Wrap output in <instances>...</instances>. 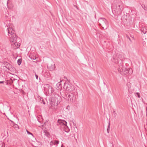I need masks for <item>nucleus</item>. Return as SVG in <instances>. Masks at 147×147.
I'll return each mask as SVG.
<instances>
[{
  "instance_id": "412c9836",
  "label": "nucleus",
  "mask_w": 147,
  "mask_h": 147,
  "mask_svg": "<svg viewBox=\"0 0 147 147\" xmlns=\"http://www.w3.org/2000/svg\"><path fill=\"white\" fill-rule=\"evenodd\" d=\"M127 38L129 39V40L130 41V42H131V39L128 36H127Z\"/></svg>"
},
{
  "instance_id": "c756f323",
  "label": "nucleus",
  "mask_w": 147,
  "mask_h": 147,
  "mask_svg": "<svg viewBox=\"0 0 147 147\" xmlns=\"http://www.w3.org/2000/svg\"><path fill=\"white\" fill-rule=\"evenodd\" d=\"M45 131H44V132H45Z\"/></svg>"
},
{
  "instance_id": "393cba45",
  "label": "nucleus",
  "mask_w": 147,
  "mask_h": 147,
  "mask_svg": "<svg viewBox=\"0 0 147 147\" xmlns=\"http://www.w3.org/2000/svg\"><path fill=\"white\" fill-rule=\"evenodd\" d=\"M54 67H54V65H53V66L52 69H54Z\"/></svg>"
},
{
  "instance_id": "9d476101",
  "label": "nucleus",
  "mask_w": 147,
  "mask_h": 147,
  "mask_svg": "<svg viewBox=\"0 0 147 147\" xmlns=\"http://www.w3.org/2000/svg\"><path fill=\"white\" fill-rule=\"evenodd\" d=\"M3 64L4 65L7 66L8 68H10L11 67V65L8 62L6 61L3 62Z\"/></svg>"
},
{
  "instance_id": "6ab92c4d",
  "label": "nucleus",
  "mask_w": 147,
  "mask_h": 147,
  "mask_svg": "<svg viewBox=\"0 0 147 147\" xmlns=\"http://www.w3.org/2000/svg\"><path fill=\"white\" fill-rule=\"evenodd\" d=\"M136 94L137 95L138 97V98H140V94H139V93L137 92V93H136Z\"/></svg>"
},
{
  "instance_id": "5701e85b",
  "label": "nucleus",
  "mask_w": 147,
  "mask_h": 147,
  "mask_svg": "<svg viewBox=\"0 0 147 147\" xmlns=\"http://www.w3.org/2000/svg\"><path fill=\"white\" fill-rule=\"evenodd\" d=\"M4 82V81H0V84H3Z\"/></svg>"
},
{
  "instance_id": "bb28decb",
  "label": "nucleus",
  "mask_w": 147,
  "mask_h": 147,
  "mask_svg": "<svg viewBox=\"0 0 147 147\" xmlns=\"http://www.w3.org/2000/svg\"><path fill=\"white\" fill-rule=\"evenodd\" d=\"M61 147H63V145H62L61 146Z\"/></svg>"
},
{
  "instance_id": "9b49d317",
  "label": "nucleus",
  "mask_w": 147,
  "mask_h": 147,
  "mask_svg": "<svg viewBox=\"0 0 147 147\" xmlns=\"http://www.w3.org/2000/svg\"><path fill=\"white\" fill-rule=\"evenodd\" d=\"M11 121L13 123L12 126L14 128H18V125L15 124L13 122V121Z\"/></svg>"
},
{
  "instance_id": "20e7f679",
  "label": "nucleus",
  "mask_w": 147,
  "mask_h": 147,
  "mask_svg": "<svg viewBox=\"0 0 147 147\" xmlns=\"http://www.w3.org/2000/svg\"><path fill=\"white\" fill-rule=\"evenodd\" d=\"M44 91L46 95H51L54 92L53 89L49 84L44 85Z\"/></svg>"
},
{
  "instance_id": "ddd939ff",
  "label": "nucleus",
  "mask_w": 147,
  "mask_h": 147,
  "mask_svg": "<svg viewBox=\"0 0 147 147\" xmlns=\"http://www.w3.org/2000/svg\"><path fill=\"white\" fill-rule=\"evenodd\" d=\"M142 7L145 10H147V7L146 6L142 4L141 5Z\"/></svg>"
},
{
  "instance_id": "4468645a",
  "label": "nucleus",
  "mask_w": 147,
  "mask_h": 147,
  "mask_svg": "<svg viewBox=\"0 0 147 147\" xmlns=\"http://www.w3.org/2000/svg\"><path fill=\"white\" fill-rule=\"evenodd\" d=\"M61 123L64 125L67 126V123L66 121L64 120H62L61 121Z\"/></svg>"
},
{
  "instance_id": "c85d7f7f",
  "label": "nucleus",
  "mask_w": 147,
  "mask_h": 147,
  "mask_svg": "<svg viewBox=\"0 0 147 147\" xmlns=\"http://www.w3.org/2000/svg\"><path fill=\"white\" fill-rule=\"evenodd\" d=\"M114 112H115V111H113V113H114Z\"/></svg>"
},
{
  "instance_id": "4be33fe9",
  "label": "nucleus",
  "mask_w": 147,
  "mask_h": 147,
  "mask_svg": "<svg viewBox=\"0 0 147 147\" xmlns=\"http://www.w3.org/2000/svg\"><path fill=\"white\" fill-rule=\"evenodd\" d=\"M42 99V102H41V103H43L44 104H45V101L44 100H43V99Z\"/></svg>"
},
{
  "instance_id": "1a4fd4ad",
  "label": "nucleus",
  "mask_w": 147,
  "mask_h": 147,
  "mask_svg": "<svg viewBox=\"0 0 147 147\" xmlns=\"http://www.w3.org/2000/svg\"><path fill=\"white\" fill-rule=\"evenodd\" d=\"M64 89L70 91L72 90V89H71V86L69 84L67 83H64Z\"/></svg>"
},
{
  "instance_id": "f3484780",
  "label": "nucleus",
  "mask_w": 147,
  "mask_h": 147,
  "mask_svg": "<svg viewBox=\"0 0 147 147\" xmlns=\"http://www.w3.org/2000/svg\"><path fill=\"white\" fill-rule=\"evenodd\" d=\"M110 122H109V125H108V127L107 128V132L109 133V131H110Z\"/></svg>"
},
{
  "instance_id": "a878e982",
  "label": "nucleus",
  "mask_w": 147,
  "mask_h": 147,
  "mask_svg": "<svg viewBox=\"0 0 147 147\" xmlns=\"http://www.w3.org/2000/svg\"><path fill=\"white\" fill-rule=\"evenodd\" d=\"M37 61V60H36V61ZM34 62H36V63H37V61H34Z\"/></svg>"
},
{
  "instance_id": "0eeeda50",
  "label": "nucleus",
  "mask_w": 147,
  "mask_h": 147,
  "mask_svg": "<svg viewBox=\"0 0 147 147\" xmlns=\"http://www.w3.org/2000/svg\"><path fill=\"white\" fill-rule=\"evenodd\" d=\"M63 98L66 100H69L70 102H73V97L74 96L73 94L70 92H65L63 95Z\"/></svg>"
},
{
  "instance_id": "b1692460",
  "label": "nucleus",
  "mask_w": 147,
  "mask_h": 147,
  "mask_svg": "<svg viewBox=\"0 0 147 147\" xmlns=\"http://www.w3.org/2000/svg\"><path fill=\"white\" fill-rule=\"evenodd\" d=\"M57 85H58L59 86H60V84L59 82V83H57Z\"/></svg>"
},
{
  "instance_id": "7c9ffc66",
  "label": "nucleus",
  "mask_w": 147,
  "mask_h": 147,
  "mask_svg": "<svg viewBox=\"0 0 147 147\" xmlns=\"http://www.w3.org/2000/svg\"><path fill=\"white\" fill-rule=\"evenodd\" d=\"M146 114H147V112H146Z\"/></svg>"
},
{
  "instance_id": "dca6fc26",
  "label": "nucleus",
  "mask_w": 147,
  "mask_h": 147,
  "mask_svg": "<svg viewBox=\"0 0 147 147\" xmlns=\"http://www.w3.org/2000/svg\"><path fill=\"white\" fill-rule=\"evenodd\" d=\"M18 65H20L22 62V60L21 59H19L18 60Z\"/></svg>"
},
{
  "instance_id": "cd10ccee",
  "label": "nucleus",
  "mask_w": 147,
  "mask_h": 147,
  "mask_svg": "<svg viewBox=\"0 0 147 147\" xmlns=\"http://www.w3.org/2000/svg\"><path fill=\"white\" fill-rule=\"evenodd\" d=\"M133 38H134L133 37V36H131Z\"/></svg>"
},
{
  "instance_id": "7ed1b4c3",
  "label": "nucleus",
  "mask_w": 147,
  "mask_h": 147,
  "mask_svg": "<svg viewBox=\"0 0 147 147\" xmlns=\"http://www.w3.org/2000/svg\"><path fill=\"white\" fill-rule=\"evenodd\" d=\"M61 97L58 95L56 94L55 97H51L49 99V101L50 104L53 106V105L54 106L57 105L60 102Z\"/></svg>"
},
{
  "instance_id": "aec40b11",
  "label": "nucleus",
  "mask_w": 147,
  "mask_h": 147,
  "mask_svg": "<svg viewBox=\"0 0 147 147\" xmlns=\"http://www.w3.org/2000/svg\"><path fill=\"white\" fill-rule=\"evenodd\" d=\"M34 72L35 73V76H36V79L37 80L38 79V76L36 74V72H35L34 71Z\"/></svg>"
},
{
  "instance_id": "2eb2a0df",
  "label": "nucleus",
  "mask_w": 147,
  "mask_h": 147,
  "mask_svg": "<svg viewBox=\"0 0 147 147\" xmlns=\"http://www.w3.org/2000/svg\"><path fill=\"white\" fill-rule=\"evenodd\" d=\"M30 58L31 59H33V60H36L37 58L36 56H34V55L30 56Z\"/></svg>"
},
{
  "instance_id": "6e6552de",
  "label": "nucleus",
  "mask_w": 147,
  "mask_h": 147,
  "mask_svg": "<svg viewBox=\"0 0 147 147\" xmlns=\"http://www.w3.org/2000/svg\"><path fill=\"white\" fill-rule=\"evenodd\" d=\"M59 143V141L57 140H53L51 141L50 143L51 146H55V147L57 146L58 145Z\"/></svg>"
},
{
  "instance_id": "39448f33",
  "label": "nucleus",
  "mask_w": 147,
  "mask_h": 147,
  "mask_svg": "<svg viewBox=\"0 0 147 147\" xmlns=\"http://www.w3.org/2000/svg\"><path fill=\"white\" fill-rule=\"evenodd\" d=\"M98 23L103 28L106 29L108 27L109 23L107 20L104 18H100L98 20Z\"/></svg>"
},
{
  "instance_id": "f257e3e1",
  "label": "nucleus",
  "mask_w": 147,
  "mask_h": 147,
  "mask_svg": "<svg viewBox=\"0 0 147 147\" xmlns=\"http://www.w3.org/2000/svg\"><path fill=\"white\" fill-rule=\"evenodd\" d=\"M8 33L10 34V36L9 37L10 41L11 42H12L11 45L14 49H16L18 48L20 46V39L18 38L17 36L15 34L14 31L10 26L7 28Z\"/></svg>"
},
{
  "instance_id": "423d86ee",
  "label": "nucleus",
  "mask_w": 147,
  "mask_h": 147,
  "mask_svg": "<svg viewBox=\"0 0 147 147\" xmlns=\"http://www.w3.org/2000/svg\"><path fill=\"white\" fill-rule=\"evenodd\" d=\"M118 4L116 6V8L113 11V14H114V11L115 12V15H120L122 11V7L121 5V1L119 0L118 1Z\"/></svg>"
},
{
  "instance_id": "f8f14e48",
  "label": "nucleus",
  "mask_w": 147,
  "mask_h": 147,
  "mask_svg": "<svg viewBox=\"0 0 147 147\" xmlns=\"http://www.w3.org/2000/svg\"><path fill=\"white\" fill-rule=\"evenodd\" d=\"M141 31L144 34H145L146 32H147V30H146V29H144V28H142L141 29Z\"/></svg>"
},
{
  "instance_id": "a211bd4d",
  "label": "nucleus",
  "mask_w": 147,
  "mask_h": 147,
  "mask_svg": "<svg viewBox=\"0 0 147 147\" xmlns=\"http://www.w3.org/2000/svg\"><path fill=\"white\" fill-rule=\"evenodd\" d=\"M26 132H27V134H30V135H31L33 137H34V135H33L32 134V133H31L28 130H26Z\"/></svg>"
},
{
  "instance_id": "f03ea898",
  "label": "nucleus",
  "mask_w": 147,
  "mask_h": 147,
  "mask_svg": "<svg viewBox=\"0 0 147 147\" xmlns=\"http://www.w3.org/2000/svg\"><path fill=\"white\" fill-rule=\"evenodd\" d=\"M113 60H115L114 62L118 63L119 67L118 70L119 71L121 74H124L126 75L128 73L129 74H131L132 72V70L131 69H129V70L127 69L123 66V63L122 60L118 57L117 58H113Z\"/></svg>"
}]
</instances>
